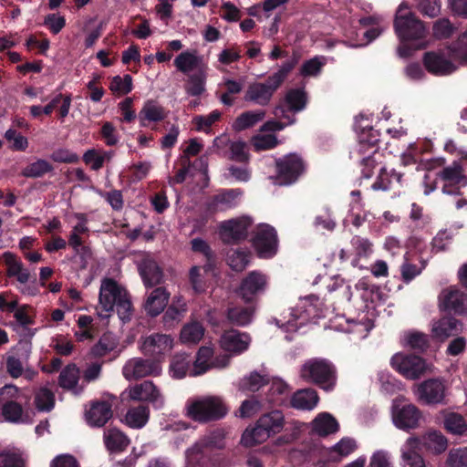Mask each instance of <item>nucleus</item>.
<instances>
[{"label": "nucleus", "mask_w": 467, "mask_h": 467, "mask_svg": "<svg viewBox=\"0 0 467 467\" xmlns=\"http://www.w3.org/2000/svg\"><path fill=\"white\" fill-rule=\"evenodd\" d=\"M114 307L123 322L130 319L132 306L127 290L115 280L104 278L99 288V303L96 307L97 315L102 319L109 318Z\"/></svg>", "instance_id": "1"}, {"label": "nucleus", "mask_w": 467, "mask_h": 467, "mask_svg": "<svg viewBox=\"0 0 467 467\" xmlns=\"http://www.w3.org/2000/svg\"><path fill=\"white\" fill-rule=\"evenodd\" d=\"M462 46L445 50L427 52L423 56L425 68L435 76H446L453 73L455 62L467 64V36L461 40Z\"/></svg>", "instance_id": "2"}, {"label": "nucleus", "mask_w": 467, "mask_h": 467, "mask_svg": "<svg viewBox=\"0 0 467 467\" xmlns=\"http://www.w3.org/2000/svg\"><path fill=\"white\" fill-rule=\"evenodd\" d=\"M296 60L284 63L280 68L268 77L265 82L251 83L244 93V99L259 106H266L270 103L275 92L278 89L288 73L294 68Z\"/></svg>", "instance_id": "3"}, {"label": "nucleus", "mask_w": 467, "mask_h": 467, "mask_svg": "<svg viewBox=\"0 0 467 467\" xmlns=\"http://www.w3.org/2000/svg\"><path fill=\"white\" fill-rule=\"evenodd\" d=\"M228 409L218 396H202L187 400L185 414L188 418L200 423L215 421L223 418Z\"/></svg>", "instance_id": "4"}, {"label": "nucleus", "mask_w": 467, "mask_h": 467, "mask_svg": "<svg viewBox=\"0 0 467 467\" xmlns=\"http://www.w3.org/2000/svg\"><path fill=\"white\" fill-rule=\"evenodd\" d=\"M300 377L314 383L326 391L334 389L337 384V370L327 359L314 358L307 359L300 368Z\"/></svg>", "instance_id": "5"}, {"label": "nucleus", "mask_w": 467, "mask_h": 467, "mask_svg": "<svg viewBox=\"0 0 467 467\" xmlns=\"http://www.w3.org/2000/svg\"><path fill=\"white\" fill-rule=\"evenodd\" d=\"M21 391L13 384L0 388V417L10 423H22L26 420L21 403Z\"/></svg>", "instance_id": "6"}, {"label": "nucleus", "mask_w": 467, "mask_h": 467, "mask_svg": "<svg viewBox=\"0 0 467 467\" xmlns=\"http://www.w3.org/2000/svg\"><path fill=\"white\" fill-rule=\"evenodd\" d=\"M421 418V411L413 403L408 402L403 397L393 400L391 420L394 426L399 430L410 431L418 429Z\"/></svg>", "instance_id": "7"}, {"label": "nucleus", "mask_w": 467, "mask_h": 467, "mask_svg": "<svg viewBox=\"0 0 467 467\" xmlns=\"http://www.w3.org/2000/svg\"><path fill=\"white\" fill-rule=\"evenodd\" d=\"M395 31L402 40L421 39L426 36L423 24L409 10L406 4H400L394 22Z\"/></svg>", "instance_id": "8"}, {"label": "nucleus", "mask_w": 467, "mask_h": 467, "mask_svg": "<svg viewBox=\"0 0 467 467\" xmlns=\"http://www.w3.org/2000/svg\"><path fill=\"white\" fill-rule=\"evenodd\" d=\"M391 365L404 378L411 380L433 372L432 365L415 355L396 354L391 358Z\"/></svg>", "instance_id": "9"}, {"label": "nucleus", "mask_w": 467, "mask_h": 467, "mask_svg": "<svg viewBox=\"0 0 467 467\" xmlns=\"http://www.w3.org/2000/svg\"><path fill=\"white\" fill-rule=\"evenodd\" d=\"M276 176L273 178L277 185L294 183L304 171V162L296 154L290 153L275 161Z\"/></svg>", "instance_id": "10"}, {"label": "nucleus", "mask_w": 467, "mask_h": 467, "mask_svg": "<svg viewBox=\"0 0 467 467\" xmlns=\"http://www.w3.org/2000/svg\"><path fill=\"white\" fill-rule=\"evenodd\" d=\"M31 353L32 344L28 340H20L6 353L5 368L11 378L17 379L23 376Z\"/></svg>", "instance_id": "11"}, {"label": "nucleus", "mask_w": 467, "mask_h": 467, "mask_svg": "<svg viewBox=\"0 0 467 467\" xmlns=\"http://www.w3.org/2000/svg\"><path fill=\"white\" fill-rule=\"evenodd\" d=\"M121 397L122 399L133 401H149L156 408H161L164 405V399L161 393L153 382L150 380H145L127 388L122 392Z\"/></svg>", "instance_id": "12"}, {"label": "nucleus", "mask_w": 467, "mask_h": 467, "mask_svg": "<svg viewBox=\"0 0 467 467\" xmlns=\"http://www.w3.org/2000/svg\"><path fill=\"white\" fill-rule=\"evenodd\" d=\"M438 179L443 182L442 192L456 194L461 186L467 184L465 171L460 161H452L437 173Z\"/></svg>", "instance_id": "13"}, {"label": "nucleus", "mask_w": 467, "mask_h": 467, "mask_svg": "<svg viewBox=\"0 0 467 467\" xmlns=\"http://www.w3.org/2000/svg\"><path fill=\"white\" fill-rule=\"evenodd\" d=\"M414 393L420 401L426 404H439L445 398L446 386L441 379H429L418 384Z\"/></svg>", "instance_id": "14"}, {"label": "nucleus", "mask_w": 467, "mask_h": 467, "mask_svg": "<svg viewBox=\"0 0 467 467\" xmlns=\"http://www.w3.org/2000/svg\"><path fill=\"white\" fill-rule=\"evenodd\" d=\"M251 224L252 219L248 216L223 221L219 225V234L224 243H234L246 238Z\"/></svg>", "instance_id": "15"}, {"label": "nucleus", "mask_w": 467, "mask_h": 467, "mask_svg": "<svg viewBox=\"0 0 467 467\" xmlns=\"http://www.w3.org/2000/svg\"><path fill=\"white\" fill-rule=\"evenodd\" d=\"M254 247L262 258H269L277 251V237L275 229L269 225L258 227L254 238Z\"/></svg>", "instance_id": "16"}, {"label": "nucleus", "mask_w": 467, "mask_h": 467, "mask_svg": "<svg viewBox=\"0 0 467 467\" xmlns=\"http://www.w3.org/2000/svg\"><path fill=\"white\" fill-rule=\"evenodd\" d=\"M114 397L92 401L86 409L85 418L92 427L104 426L112 417V405Z\"/></svg>", "instance_id": "17"}, {"label": "nucleus", "mask_w": 467, "mask_h": 467, "mask_svg": "<svg viewBox=\"0 0 467 467\" xmlns=\"http://www.w3.org/2000/svg\"><path fill=\"white\" fill-rule=\"evenodd\" d=\"M160 367L140 358L129 359L122 368V375L127 380H136L148 376L159 375Z\"/></svg>", "instance_id": "18"}, {"label": "nucleus", "mask_w": 467, "mask_h": 467, "mask_svg": "<svg viewBox=\"0 0 467 467\" xmlns=\"http://www.w3.org/2000/svg\"><path fill=\"white\" fill-rule=\"evenodd\" d=\"M420 451L419 436L411 435L407 438L400 447V467H426Z\"/></svg>", "instance_id": "19"}, {"label": "nucleus", "mask_w": 467, "mask_h": 467, "mask_svg": "<svg viewBox=\"0 0 467 467\" xmlns=\"http://www.w3.org/2000/svg\"><path fill=\"white\" fill-rule=\"evenodd\" d=\"M266 285V275L259 271H252L242 281L239 294L245 302H251L257 295L265 292Z\"/></svg>", "instance_id": "20"}, {"label": "nucleus", "mask_w": 467, "mask_h": 467, "mask_svg": "<svg viewBox=\"0 0 467 467\" xmlns=\"http://www.w3.org/2000/svg\"><path fill=\"white\" fill-rule=\"evenodd\" d=\"M173 346L172 338L168 335L153 334L142 340L141 350L145 355L159 358L169 353Z\"/></svg>", "instance_id": "21"}, {"label": "nucleus", "mask_w": 467, "mask_h": 467, "mask_svg": "<svg viewBox=\"0 0 467 467\" xmlns=\"http://www.w3.org/2000/svg\"><path fill=\"white\" fill-rule=\"evenodd\" d=\"M462 330V324L452 317H443L431 323V337L440 341H445L450 337Z\"/></svg>", "instance_id": "22"}, {"label": "nucleus", "mask_w": 467, "mask_h": 467, "mask_svg": "<svg viewBox=\"0 0 467 467\" xmlns=\"http://www.w3.org/2000/svg\"><path fill=\"white\" fill-rule=\"evenodd\" d=\"M250 343L251 337L248 334L234 329L224 332L220 339L222 348L233 354L245 351Z\"/></svg>", "instance_id": "23"}, {"label": "nucleus", "mask_w": 467, "mask_h": 467, "mask_svg": "<svg viewBox=\"0 0 467 467\" xmlns=\"http://www.w3.org/2000/svg\"><path fill=\"white\" fill-rule=\"evenodd\" d=\"M443 307L456 314H463L467 311V296L455 288L445 289L441 296Z\"/></svg>", "instance_id": "24"}, {"label": "nucleus", "mask_w": 467, "mask_h": 467, "mask_svg": "<svg viewBox=\"0 0 467 467\" xmlns=\"http://www.w3.org/2000/svg\"><path fill=\"white\" fill-rule=\"evenodd\" d=\"M80 370L75 364H68L60 372L58 378L59 386L75 395H79L84 386L79 384Z\"/></svg>", "instance_id": "25"}, {"label": "nucleus", "mask_w": 467, "mask_h": 467, "mask_svg": "<svg viewBox=\"0 0 467 467\" xmlns=\"http://www.w3.org/2000/svg\"><path fill=\"white\" fill-rule=\"evenodd\" d=\"M419 439L420 449L424 448L431 453L441 454L447 450L448 439L437 430H428Z\"/></svg>", "instance_id": "26"}, {"label": "nucleus", "mask_w": 467, "mask_h": 467, "mask_svg": "<svg viewBox=\"0 0 467 467\" xmlns=\"http://www.w3.org/2000/svg\"><path fill=\"white\" fill-rule=\"evenodd\" d=\"M170 294L163 287H157L149 293L144 303V309L151 317L161 314L166 307Z\"/></svg>", "instance_id": "27"}, {"label": "nucleus", "mask_w": 467, "mask_h": 467, "mask_svg": "<svg viewBox=\"0 0 467 467\" xmlns=\"http://www.w3.org/2000/svg\"><path fill=\"white\" fill-rule=\"evenodd\" d=\"M255 315L254 306H233L228 307L226 317L229 323L237 327L249 325Z\"/></svg>", "instance_id": "28"}, {"label": "nucleus", "mask_w": 467, "mask_h": 467, "mask_svg": "<svg viewBox=\"0 0 467 467\" xmlns=\"http://www.w3.org/2000/svg\"><path fill=\"white\" fill-rule=\"evenodd\" d=\"M167 116L164 108L154 100H147L139 112V120L140 126L146 127L150 122H159Z\"/></svg>", "instance_id": "29"}, {"label": "nucleus", "mask_w": 467, "mask_h": 467, "mask_svg": "<svg viewBox=\"0 0 467 467\" xmlns=\"http://www.w3.org/2000/svg\"><path fill=\"white\" fill-rule=\"evenodd\" d=\"M5 264L7 266L6 274L9 277H16L21 285H26L30 279L29 271L24 267V265L16 255L10 252L3 254Z\"/></svg>", "instance_id": "30"}, {"label": "nucleus", "mask_w": 467, "mask_h": 467, "mask_svg": "<svg viewBox=\"0 0 467 467\" xmlns=\"http://www.w3.org/2000/svg\"><path fill=\"white\" fill-rule=\"evenodd\" d=\"M317 392L310 388L296 391L291 398V406L296 410H311L318 403Z\"/></svg>", "instance_id": "31"}, {"label": "nucleus", "mask_w": 467, "mask_h": 467, "mask_svg": "<svg viewBox=\"0 0 467 467\" xmlns=\"http://www.w3.org/2000/svg\"><path fill=\"white\" fill-rule=\"evenodd\" d=\"M312 431L319 436L336 433L339 429L337 420L329 413H319L311 422Z\"/></svg>", "instance_id": "32"}, {"label": "nucleus", "mask_w": 467, "mask_h": 467, "mask_svg": "<svg viewBox=\"0 0 467 467\" xmlns=\"http://www.w3.org/2000/svg\"><path fill=\"white\" fill-rule=\"evenodd\" d=\"M213 348L209 346H203L199 348L195 360L192 363V370L191 376L196 377L207 372L213 368Z\"/></svg>", "instance_id": "33"}, {"label": "nucleus", "mask_w": 467, "mask_h": 467, "mask_svg": "<svg viewBox=\"0 0 467 467\" xmlns=\"http://www.w3.org/2000/svg\"><path fill=\"white\" fill-rule=\"evenodd\" d=\"M192 363V358L185 353L174 355L170 364L171 376L177 379H181L187 375L191 376Z\"/></svg>", "instance_id": "34"}, {"label": "nucleus", "mask_w": 467, "mask_h": 467, "mask_svg": "<svg viewBox=\"0 0 467 467\" xmlns=\"http://www.w3.org/2000/svg\"><path fill=\"white\" fill-rule=\"evenodd\" d=\"M140 273L145 285L153 286L159 285L162 280V272L155 261L146 258L140 265Z\"/></svg>", "instance_id": "35"}, {"label": "nucleus", "mask_w": 467, "mask_h": 467, "mask_svg": "<svg viewBox=\"0 0 467 467\" xmlns=\"http://www.w3.org/2000/svg\"><path fill=\"white\" fill-rule=\"evenodd\" d=\"M150 418V409L145 405L130 408L125 415L124 422L130 428L141 429Z\"/></svg>", "instance_id": "36"}, {"label": "nucleus", "mask_w": 467, "mask_h": 467, "mask_svg": "<svg viewBox=\"0 0 467 467\" xmlns=\"http://www.w3.org/2000/svg\"><path fill=\"white\" fill-rule=\"evenodd\" d=\"M242 196L240 189L226 190L214 196L213 205L217 210L231 209L238 205Z\"/></svg>", "instance_id": "37"}, {"label": "nucleus", "mask_w": 467, "mask_h": 467, "mask_svg": "<svg viewBox=\"0 0 467 467\" xmlns=\"http://www.w3.org/2000/svg\"><path fill=\"white\" fill-rule=\"evenodd\" d=\"M104 443L110 451H120L130 443L129 438L119 429L110 428L104 431Z\"/></svg>", "instance_id": "38"}, {"label": "nucleus", "mask_w": 467, "mask_h": 467, "mask_svg": "<svg viewBox=\"0 0 467 467\" xmlns=\"http://www.w3.org/2000/svg\"><path fill=\"white\" fill-rule=\"evenodd\" d=\"M257 422L271 436L283 430L285 419L280 410H272L268 413L263 414L258 419Z\"/></svg>", "instance_id": "39"}, {"label": "nucleus", "mask_w": 467, "mask_h": 467, "mask_svg": "<svg viewBox=\"0 0 467 467\" xmlns=\"http://www.w3.org/2000/svg\"><path fill=\"white\" fill-rule=\"evenodd\" d=\"M202 64V58L197 56L196 51H184L176 57L174 66L176 68L184 73L199 68Z\"/></svg>", "instance_id": "40"}, {"label": "nucleus", "mask_w": 467, "mask_h": 467, "mask_svg": "<svg viewBox=\"0 0 467 467\" xmlns=\"http://www.w3.org/2000/svg\"><path fill=\"white\" fill-rule=\"evenodd\" d=\"M119 346V338L112 333H104L97 344L91 348V354L95 358L104 357L114 351Z\"/></svg>", "instance_id": "41"}, {"label": "nucleus", "mask_w": 467, "mask_h": 467, "mask_svg": "<svg viewBox=\"0 0 467 467\" xmlns=\"http://www.w3.org/2000/svg\"><path fill=\"white\" fill-rule=\"evenodd\" d=\"M265 112L264 110H249L240 114L233 123V129L241 131L251 127L264 119Z\"/></svg>", "instance_id": "42"}, {"label": "nucleus", "mask_w": 467, "mask_h": 467, "mask_svg": "<svg viewBox=\"0 0 467 467\" xmlns=\"http://www.w3.org/2000/svg\"><path fill=\"white\" fill-rule=\"evenodd\" d=\"M350 244L356 256L353 260L354 265H358V260L368 258L373 253V244L366 237L355 235L352 237Z\"/></svg>", "instance_id": "43"}, {"label": "nucleus", "mask_w": 467, "mask_h": 467, "mask_svg": "<svg viewBox=\"0 0 467 467\" xmlns=\"http://www.w3.org/2000/svg\"><path fill=\"white\" fill-rule=\"evenodd\" d=\"M204 335V327L199 322H191L184 325L181 330L180 339L188 345L197 344Z\"/></svg>", "instance_id": "44"}, {"label": "nucleus", "mask_w": 467, "mask_h": 467, "mask_svg": "<svg viewBox=\"0 0 467 467\" xmlns=\"http://www.w3.org/2000/svg\"><path fill=\"white\" fill-rule=\"evenodd\" d=\"M269 437L268 432L256 421L254 428L244 431L242 435L241 442L245 447H254L265 441Z\"/></svg>", "instance_id": "45"}, {"label": "nucleus", "mask_w": 467, "mask_h": 467, "mask_svg": "<svg viewBox=\"0 0 467 467\" xmlns=\"http://www.w3.org/2000/svg\"><path fill=\"white\" fill-rule=\"evenodd\" d=\"M54 167L44 159H37L26 165L21 171L22 176L26 178H40L52 172Z\"/></svg>", "instance_id": "46"}, {"label": "nucleus", "mask_w": 467, "mask_h": 467, "mask_svg": "<svg viewBox=\"0 0 467 467\" xmlns=\"http://www.w3.org/2000/svg\"><path fill=\"white\" fill-rule=\"evenodd\" d=\"M250 258L251 253L248 250L232 249L227 254V264L233 270L241 272L248 265Z\"/></svg>", "instance_id": "47"}, {"label": "nucleus", "mask_w": 467, "mask_h": 467, "mask_svg": "<svg viewBox=\"0 0 467 467\" xmlns=\"http://www.w3.org/2000/svg\"><path fill=\"white\" fill-rule=\"evenodd\" d=\"M112 155L113 153L111 151L91 149L84 153L83 161L86 164L90 165L92 170L99 171L106 161H109L111 160Z\"/></svg>", "instance_id": "48"}, {"label": "nucleus", "mask_w": 467, "mask_h": 467, "mask_svg": "<svg viewBox=\"0 0 467 467\" xmlns=\"http://www.w3.org/2000/svg\"><path fill=\"white\" fill-rule=\"evenodd\" d=\"M444 428L451 434L462 435L467 431V422L462 415L451 412L445 416Z\"/></svg>", "instance_id": "49"}, {"label": "nucleus", "mask_w": 467, "mask_h": 467, "mask_svg": "<svg viewBox=\"0 0 467 467\" xmlns=\"http://www.w3.org/2000/svg\"><path fill=\"white\" fill-rule=\"evenodd\" d=\"M268 380L269 379L266 374H260L255 371L251 372L241 380L240 389L243 390L255 392L267 384Z\"/></svg>", "instance_id": "50"}, {"label": "nucleus", "mask_w": 467, "mask_h": 467, "mask_svg": "<svg viewBox=\"0 0 467 467\" xmlns=\"http://www.w3.org/2000/svg\"><path fill=\"white\" fill-rule=\"evenodd\" d=\"M34 402L39 411H50L55 405V395L47 388H40L35 393Z\"/></svg>", "instance_id": "51"}, {"label": "nucleus", "mask_w": 467, "mask_h": 467, "mask_svg": "<svg viewBox=\"0 0 467 467\" xmlns=\"http://www.w3.org/2000/svg\"><path fill=\"white\" fill-rule=\"evenodd\" d=\"M205 74L199 72L190 75L185 84L186 93L190 96H199L205 90Z\"/></svg>", "instance_id": "52"}, {"label": "nucleus", "mask_w": 467, "mask_h": 467, "mask_svg": "<svg viewBox=\"0 0 467 467\" xmlns=\"http://www.w3.org/2000/svg\"><path fill=\"white\" fill-rule=\"evenodd\" d=\"M392 179L400 180V176L393 171H388L386 168L382 167L376 182L372 184L374 191H388L390 188Z\"/></svg>", "instance_id": "53"}, {"label": "nucleus", "mask_w": 467, "mask_h": 467, "mask_svg": "<svg viewBox=\"0 0 467 467\" xmlns=\"http://www.w3.org/2000/svg\"><path fill=\"white\" fill-rule=\"evenodd\" d=\"M285 100L291 110L300 111L306 107V95L304 90L292 89L287 92Z\"/></svg>", "instance_id": "54"}, {"label": "nucleus", "mask_w": 467, "mask_h": 467, "mask_svg": "<svg viewBox=\"0 0 467 467\" xmlns=\"http://www.w3.org/2000/svg\"><path fill=\"white\" fill-rule=\"evenodd\" d=\"M277 144V138L273 134H258L252 138V145L257 151L273 149Z\"/></svg>", "instance_id": "55"}, {"label": "nucleus", "mask_w": 467, "mask_h": 467, "mask_svg": "<svg viewBox=\"0 0 467 467\" xmlns=\"http://www.w3.org/2000/svg\"><path fill=\"white\" fill-rule=\"evenodd\" d=\"M404 340L408 346L414 349L423 350L429 346L428 335L419 331L407 333L404 337Z\"/></svg>", "instance_id": "56"}, {"label": "nucleus", "mask_w": 467, "mask_h": 467, "mask_svg": "<svg viewBox=\"0 0 467 467\" xmlns=\"http://www.w3.org/2000/svg\"><path fill=\"white\" fill-rule=\"evenodd\" d=\"M109 88L119 95L128 94L132 89V78L130 75H125L123 78L116 76L112 78Z\"/></svg>", "instance_id": "57"}, {"label": "nucleus", "mask_w": 467, "mask_h": 467, "mask_svg": "<svg viewBox=\"0 0 467 467\" xmlns=\"http://www.w3.org/2000/svg\"><path fill=\"white\" fill-rule=\"evenodd\" d=\"M207 271V267L192 266L189 271V279L192 289L196 293H202L205 289V282L203 279V274Z\"/></svg>", "instance_id": "58"}, {"label": "nucleus", "mask_w": 467, "mask_h": 467, "mask_svg": "<svg viewBox=\"0 0 467 467\" xmlns=\"http://www.w3.org/2000/svg\"><path fill=\"white\" fill-rule=\"evenodd\" d=\"M447 464L449 467H467V447L451 450Z\"/></svg>", "instance_id": "59"}, {"label": "nucleus", "mask_w": 467, "mask_h": 467, "mask_svg": "<svg viewBox=\"0 0 467 467\" xmlns=\"http://www.w3.org/2000/svg\"><path fill=\"white\" fill-rule=\"evenodd\" d=\"M221 117V112L213 110L206 116H196L193 119V123L196 126V130L199 131H208L209 128L217 121Z\"/></svg>", "instance_id": "60"}, {"label": "nucleus", "mask_w": 467, "mask_h": 467, "mask_svg": "<svg viewBox=\"0 0 467 467\" xmlns=\"http://www.w3.org/2000/svg\"><path fill=\"white\" fill-rule=\"evenodd\" d=\"M356 448L357 443L355 440L351 438H343L332 447L331 452H335L340 457H346L352 453Z\"/></svg>", "instance_id": "61"}, {"label": "nucleus", "mask_w": 467, "mask_h": 467, "mask_svg": "<svg viewBox=\"0 0 467 467\" xmlns=\"http://www.w3.org/2000/svg\"><path fill=\"white\" fill-rule=\"evenodd\" d=\"M25 460L16 452L4 451L0 453V467H24Z\"/></svg>", "instance_id": "62"}, {"label": "nucleus", "mask_w": 467, "mask_h": 467, "mask_svg": "<svg viewBox=\"0 0 467 467\" xmlns=\"http://www.w3.org/2000/svg\"><path fill=\"white\" fill-rule=\"evenodd\" d=\"M5 139L8 141H13L11 149L14 150H25L28 146L27 139L16 130H8L5 134Z\"/></svg>", "instance_id": "63"}, {"label": "nucleus", "mask_w": 467, "mask_h": 467, "mask_svg": "<svg viewBox=\"0 0 467 467\" xmlns=\"http://www.w3.org/2000/svg\"><path fill=\"white\" fill-rule=\"evenodd\" d=\"M230 159L235 161L244 162L248 160L246 144L242 140L232 141L230 143Z\"/></svg>", "instance_id": "64"}]
</instances>
